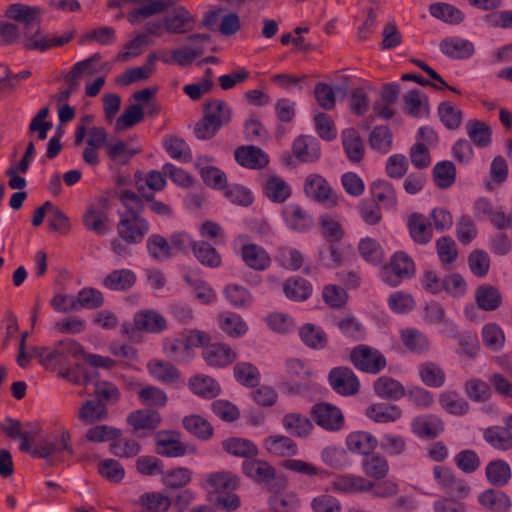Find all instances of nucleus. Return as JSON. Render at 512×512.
<instances>
[{"instance_id": "09e8293b", "label": "nucleus", "mask_w": 512, "mask_h": 512, "mask_svg": "<svg viewBox=\"0 0 512 512\" xmlns=\"http://www.w3.org/2000/svg\"><path fill=\"white\" fill-rule=\"evenodd\" d=\"M367 416L377 423L394 422L402 416L401 409L393 404L378 403L367 408Z\"/></svg>"}, {"instance_id": "a878e982", "label": "nucleus", "mask_w": 512, "mask_h": 512, "mask_svg": "<svg viewBox=\"0 0 512 512\" xmlns=\"http://www.w3.org/2000/svg\"><path fill=\"white\" fill-rule=\"evenodd\" d=\"M403 345L412 353L425 355L430 351V341L427 335L415 328H406L400 331Z\"/></svg>"}, {"instance_id": "72a5a7b5", "label": "nucleus", "mask_w": 512, "mask_h": 512, "mask_svg": "<svg viewBox=\"0 0 512 512\" xmlns=\"http://www.w3.org/2000/svg\"><path fill=\"white\" fill-rule=\"evenodd\" d=\"M264 448L273 455L291 457L298 453L294 440L283 435H271L264 440Z\"/></svg>"}, {"instance_id": "6e6d98bb", "label": "nucleus", "mask_w": 512, "mask_h": 512, "mask_svg": "<svg viewBox=\"0 0 512 512\" xmlns=\"http://www.w3.org/2000/svg\"><path fill=\"white\" fill-rule=\"evenodd\" d=\"M224 294L229 303L238 309L248 308L253 302L252 294L239 284H227Z\"/></svg>"}, {"instance_id": "20e7f679", "label": "nucleus", "mask_w": 512, "mask_h": 512, "mask_svg": "<svg viewBox=\"0 0 512 512\" xmlns=\"http://www.w3.org/2000/svg\"><path fill=\"white\" fill-rule=\"evenodd\" d=\"M242 472L257 484L265 485L273 493L286 487L284 476L278 475L276 469L267 461L251 458L242 463Z\"/></svg>"}, {"instance_id": "ddd939ff", "label": "nucleus", "mask_w": 512, "mask_h": 512, "mask_svg": "<svg viewBox=\"0 0 512 512\" xmlns=\"http://www.w3.org/2000/svg\"><path fill=\"white\" fill-rule=\"evenodd\" d=\"M108 209V199L100 198L99 206H89L83 215L84 226L97 235H105L110 230Z\"/></svg>"}, {"instance_id": "338daca9", "label": "nucleus", "mask_w": 512, "mask_h": 512, "mask_svg": "<svg viewBox=\"0 0 512 512\" xmlns=\"http://www.w3.org/2000/svg\"><path fill=\"white\" fill-rule=\"evenodd\" d=\"M104 304L102 292L95 288L85 287L81 289L76 296L77 311L80 309H98Z\"/></svg>"}, {"instance_id": "de8ad7c7", "label": "nucleus", "mask_w": 512, "mask_h": 512, "mask_svg": "<svg viewBox=\"0 0 512 512\" xmlns=\"http://www.w3.org/2000/svg\"><path fill=\"white\" fill-rule=\"evenodd\" d=\"M429 12L433 17L449 25H458L464 20V13L448 3H433L429 6Z\"/></svg>"}, {"instance_id": "9d476101", "label": "nucleus", "mask_w": 512, "mask_h": 512, "mask_svg": "<svg viewBox=\"0 0 512 512\" xmlns=\"http://www.w3.org/2000/svg\"><path fill=\"white\" fill-rule=\"evenodd\" d=\"M155 451L158 455L177 458L186 455L187 447L181 441L179 432L173 430H161L155 433Z\"/></svg>"}, {"instance_id": "f3484780", "label": "nucleus", "mask_w": 512, "mask_h": 512, "mask_svg": "<svg viewBox=\"0 0 512 512\" xmlns=\"http://www.w3.org/2000/svg\"><path fill=\"white\" fill-rule=\"evenodd\" d=\"M202 357L211 367H226L236 359V353L226 344L213 343L202 351Z\"/></svg>"}, {"instance_id": "ea45409f", "label": "nucleus", "mask_w": 512, "mask_h": 512, "mask_svg": "<svg viewBox=\"0 0 512 512\" xmlns=\"http://www.w3.org/2000/svg\"><path fill=\"white\" fill-rule=\"evenodd\" d=\"M373 201L384 208H395L397 205L396 191L386 180H376L371 184Z\"/></svg>"}, {"instance_id": "f03ea898", "label": "nucleus", "mask_w": 512, "mask_h": 512, "mask_svg": "<svg viewBox=\"0 0 512 512\" xmlns=\"http://www.w3.org/2000/svg\"><path fill=\"white\" fill-rule=\"evenodd\" d=\"M232 119V108L220 99H210L204 104L203 118L196 123L194 134L199 140H208L216 135Z\"/></svg>"}, {"instance_id": "4468645a", "label": "nucleus", "mask_w": 512, "mask_h": 512, "mask_svg": "<svg viewBox=\"0 0 512 512\" xmlns=\"http://www.w3.org/2000/svg\"><path fill=\"white\" fill-rule=\"evenodd\" d=\"M195 17L184 7L177 6L163 18L164 29L170 34H186L194 29Z\"/></svg>"}, {"instance_id": "69168bd1", "label": "nucleus", "mask_w": 512, "mask_h": 512, "mask_svg": "<svg viewBox=\"0 0 512 512\" xmlns=\"http://www.w3.org/2000/svg\"><path fill=\"white\" fill-rule=\"evenodd\" d=\"M164 148L171 158L189 162L192 159V152L184 139L176 136H171L165 139Z\"/></svg>"}, {"instance_id": "f8f14e48", "label": "nucleus", "mask_w": 512, "mask_h": 512, "mask_svg": "<svg viewBox=\"0 0 512 512\" xmlns=\"http://www.w3.org/2000/svg\"><path fill=\"white\" fill-rule=\"evenodd\" d=\"M332 389L342 396H351L359 391L360 383L354 372L348 367L333 368L328 375Z\"/></svg>"}, {"instance_id": "4d7b16f0", "label": "nucleus", "mask_w": 512, "mask_h": 512, "mask_svg": "<svg viewBox=\"0 0 512 512\" xmlns=\"http://www.w3.org/2000/svg\"><path fill=\"white\" fill-rule=\"evenodd\" d=\"M439 404L448 413L461 416L469 411V404L455 391H445L439 396Z\"/></svg>"}, {"instance_id": "a18cd8bd", "label": "nucleus", "mask_w": 512, "mask_h": 512, "mask_svg": "<svg viewBox=\"0 0 512 512\" xmlns=\"http://www.w3.org/2000/svg\"><path fill=\"white\" fill-rule=\"evenodd\" d=\"M183 427L194 437L206 441L213 435L212 425L200 415H189L182 420Z\"/></svg>"}, {"instance_id": "9b49d317", "label": "nucleus", "mask_w": 512, "mask_h": 512, "mask_svg": "<svg viewBox=\"0 0 512 512\" xmlns=\"http://www.w3.org/2000/svg\"><path fill=\"white\" fill-rule=\"evenodd\" d=\"M315 423L327 431H338L344 426V416L341 410L329 403H317L311 409Z\"/></svg>"}, {"instance_id": "864d4df0", "label": "nucleus", "mask_w": 512, "mask_h": 512, "mask_svg": "<svg viewBox=\"0 0 512 512\" xmlns=\"http://www.w3.org/2000/svg\"><path fill=\"white\" fill-rule=\"evenodd\" d=\"M147 369L152 377L163 383H172L179 379V371L170 362L151 360Z\"/></svg>"}, {"instance_id": "b1692460", "label": "nucleus", "mask_w": 512, "mask_h": 512, "mask_svg": "<svg viewBox=\"0 0 512 512\" xmlns=\"http://www.w3.org/2000/svg\"><path fill=\"white\" fill-rule=\"evenodd\" d=\"M478 502L490 512H508L512 506V502L506 493L493 488L480 493Z\"/></svg>"}, {"instance_id": "37998d69", "label": "nucleus", "mask_w": 512, "mask_h": 512, "mask_svg": "<svg viewBox=\"0 0 512 512\" xmlns=\"http://www.w3.org/2000/svg\"><path fill=\"white\" fill-rule=\"evenodd\" d=\"M283 291L288 299L302 302L311 296L312 286L309 281L304 278H289L283 284Z\"/></svg>"}, {"instance_id": "1a4fd4ad", "label": "nucleus", "mask_w": 512, "mask_h": 512, "mask_svg": "<svg viewBox=\"0 0 512 512\" xmlns=\"http://www.w3.org/2000/svg\"><path fill=\"white\" fill-rule=\"evenodd\" d=\"M304 193L311 200L327 205L336 206L337 197L327 180L320 174H310L304 182Z\"/></svg>"}, {"instance_id": "473e14b6", "label": "nucleus", "mask_w": 512, "mask_h": 512, "mask_svg": "<svg viewBox=\"0 0 512 512\" xmlns=\"http://www.w3.org/2000/svg\"><path fill=\"white\" fill-rule=\"evenodd\" d=\"M483 439L495 450L507 452L512 450V433L502 426H489L483 430Z\"/></svg>"}, {"instance_id": "680f3d73", "label": "nucleus", "mask_w": 512, "mask_h": 512, "mask_svg": "<svg viewBox=\"0 0 512 512\" xmlns=\"http://www.w3.org/2000/svg\"><path fill=\"white\" fill-rule=\"evenodd\" d=\"M107 416V408L93 400L84 402L78 413L79 420L85 424H93L97 421L105 420Z\"/></svg>"}, {"instance_id": "4be33fe9", "label": "nucleus", "mask_w": 512, "mask_h": 512, "mask_svg": "<svg viewBox=\"0 0 512 512\" xmlns=\"http://www.w3.org/2000/svg\"><path fill=\"white\" fill-rule=\"evenodd\" d=\"M162 421L160 413L152 409H139L131 412L127 417V423L135 431L156 430Z\"/></svg>"}, {"instance_id": "6e6552de", "label": "nucleus", "mask_w": 512, "mask_h": 512, "mask_svg": "<svg viewBox=\"0 0 512 512\" xmlns=\"http://www.w3.org/2000/svg\"><path fill=\"white\" fill-rule=\"evenodd\" d=\"M116 230L118 237L123 241L137 245L141 243L148 234L150 224L144 217L119 215Z\"/></svg>"}, {"instance_id": "423d86ee", "label": "nucleus", "mask_w": 512, "mask_h": 512, "mask_svg": "<svg viewBox=\"0 0 512 512\" xmlns=\"http://www.w3.org/2000/svg\"><path fill=\"white\" fill-rule=\"evenodd\" d=\"M350 360L360 371L377 374L386 367L384 355L375 348L367 345H357L350 352Z\"/></svg>"}, {"instance_id": "e433bc0d", "label": "nucleus", "mask_w": 512, "mask_h": 512, "mask_svg": "<svg viewBox=\"0 0 512 512\" xmlns=\"http://www.w3.org/2000/svg\"><path fill=\"white\" fill-rule=\"evenodd\" d=\"M373 387L376 395L382 399L396 401L405 396L404 386L388 376L379 377Z\"/></svg>"}, {"instance_id": "e2e57ef3", "label": "nucleus", "mask_w": 512, "mask_h": 512, "mask_svg": "<svg viewBox=\"0 0 512 512\" xmlns=\"http://www.w3.org/2000/svg\"><path fill=\"white\" fill-rule=\"evenodd\" d=\"M481 336L484 345L491 351H500L504 346V332L496 323H488L484 325Z\"/></svg>"}, {"instance_id": "f257e3e1", "label": "nucleus", "mask_w": 512, "mask_h": 512, "mask_svg": "<svg viewBox=\"0 0 512 512\" xmlns=\"http://www.w3.org/2000/svg\"><path fill=\"white\" fill-rule=\"evenodd\" d=\"M38 432L39 429L26 431L18 438L21 440L19 449L22 452L30 453L31 456L41 459H52V464L62 462L64 460L63 453L70 456L74 454V449L71 444V435L66 428L63 427L60 429L59 438H54L53 440L43 439L33 448L32 442Z\"/></svg>"}, {"instance_id": "052dcab7", "label": "nucleus", "mask_w": 512, "mask_h": 512, "mask_svg": "<svg viewBox=\"0 0 512 512\" xmlns=\"http://www.w3.org/2000/svg\"><path fill=\"white\" fill-rule=\"evenodd\" d=\"M146 247L150 257L156 261H165L172 256L170 242L160 234L150 235L147 239Z\"/></svg>"}, {"instance_id": "c756f323", "label": "nucleus", "mask_w": 512, "mask_h": 512, "mask_svg": "<svg viewBox=\"0 0 512 512\" xmlns=\"http://www.w3.org/2000/svg\"><path fill=\"white\" fill-rule=\"evenodd\" d=\"M293 153L302 162H314L320 157L319 142L311 136H299L293 142Z\"/></svg>"}, {"instance_id": "13d9d810", "label": "nucleus", "mask_w": 512, "mask_h": 512, "mask_svg": "<svg viewBox=\"0 0 512 512\" xmlns=\"http://www.w3.org/2000/svg\"><path fill=\"white\" fill-rule=\"evenodd\" d=\"M432 174L436 186L440 189H447L455 182L456 169L453 162L445 160L434 166Z\"/></svg>"}, {"instance_id": "603ef678", "label": "nucleus", "mask_w": 512, "mask_h": 512, "mask_svg": "<svg viewBox=\"0 0 512 512\" xmlns=\"http://www.w3.org/2000/svg\"><path fill=\"white\" fill-rule=\"evenodd\" d=\"M467 134L471 141L478 147H488L492 142L491 127L483 121L471 120L467 123Z\"/></svg>"}, {"instance_id": "0eeeda50", "label": "nucleus", "mask_w": 512, "mask_h": 512, "mask_svg": "<svg viewBox=\"0 0 512 512\" xmlns=\"http://www.w3.org/2000/svg\"><path fill=\"white\" fill-rule=\"evenodd\" d=\"M433 477L438 486L448 495L466 498L471 492L467 481L458 478L454 471L447 466L436 465L433 468Z\"/></svg>"}, {"instance_id": "7ed1b4c3", "label": "nucleus", "mask_w": 512, "mask_h": 512, "mask_svg": "<svg viewBox=\"0 0 512 512\" xmlns=\"http://www.w3.org/2000/svg\"><path fill=\"white\" fill-rule=\"evenodd\" d=\"M41 9L23 3H13L6 7L4 16L20 26L23 31V47L29 40H35L41 30Z\"/></svg>"}, {"instance_id": "49530a36", "label": "nucleus", "mask_w": 512, "mask_h": 512, "mask_svg": "<svg viewBox=\"0 0 512 512\" xmlns=\"http://www.w3.org/2000/svg\"><path fill=\"white\" fill-rule=\"evenodd\" d=\"M74 38V32H66L59 37L49 38L45 33L40 30L35 40H29L26 44V50H37L44 52L52 47H60L68 43Z\"/></svg>"}, {"instance_id": "c9c22d12", "label": "nucleus", "mask_w": 512, "mask_h": 512, "mask_svg": "<svg viewBox=\"0 0 512 512\" xmlns=\"http://www.w3.org/2000/svg\"><path fill=\"white\" fill-rule=\"evenodd\" d=\"M488 482L496 487H503L510 481L512 471L509 464L502 459L490 461L485 468Z\"/></svg>"}, {"instance_id": "7c9ffc66", "label": "nucleus", "mask_w": 512, "mask_h": 512, "mask_svg": "<svg viewBox=\"0 0 512 512\" xmlns=\"http://www.w3.org/2000/svg\"><path fill=\"white\" fill-rule=\"evenodd\" d=\"M475 302L483 311H495L502 305V295L495 286L483 284L475 291Z\"/></svg>"}, {"instance_id": "bf43d9fd", "label": "nucleus", "mask_w": 512, "mask_h": 512, "mask_svg": "<svg viewBox=\"0 0 512 512\" xmlns=\"http://www.w3.org/2000/svg\"><path fill=\"white\" fill-rule=\"evenodd\" d=\"M119 200L125 207V211L119 212V215L142 217L141 214L144 211L145 205L143 199L137 193L128 189L122 190L119 193Z\"/></svg>"}, {"instance_id": "5fc2aeb1", "label": "nucleus", "mask_w": 512, "mask_h": 512, "mask_svg": "<svg viewBox=\"0 0 512 512\" xmlns=\"http://www.w3.org/2000/svg\"><path fill=\"white\" fill-rule=\"evenodd\" d=\"M419 376L422 382L429 387H441L446 380L444 370L435 362L427 361L419 366Z\"/></svg>"}, {"instance_id": "39448f33", "label": "nucleus", "mask_w": 512, "mask_h": 512, "mask_svg": "<svg viewBox=\"0 0 512 512\" xmlns=\"http://www.w3.org/2000/svg\"><path fill=\"white\" fill-rule=\"evenodd\" d=\"M415 273V263L404 251L395 252L381 268L382 280L391 287H397L403 281L413 278Z\"/></svg>"}, {"instance_id": "412c9836", "label": "nucleus", "mask_w": 512, "mask_h": 512, "mask_svg": "<svg viewBox=\"0 0 512 512\" xmlns=\"http://www.w3.org/2000/svg\"><path fill=\"white\" fill-rule=\"evenodd\" d=\"M439 48L444 55L452 59H467L475 52L471 41L456 36L444 38Z\"/></svg>"}, {"instance_id": "2eb2a0df", "label": "nucleus", "mask_w": 512, "mask_h": 512, "mask_svg": "<svg viewBox=\"0 0 512 512\" xmlns=\"http://www.w3.org/2000/svg\"><path fill=\"white\" fill-rule=\"evenodd\" d=\"M282 214L286 225L293 231L303 233L313 227L312 216L297 203L286 205Z\"/></svg>"}, {"instance_id": "aec40b11", "label": "nucleus", "mask_w": 512, "mask_h": 512, "mask_svg": "<svg viewBox=\"0 0 512 512\" xmlns=\"http://www.w3.org/2000/svg\"><path fill=\"white\" fill-rule=\"evenodd\" d=\"M134 325L139 331L158 334L167 329V320L155 310H141L134 315Z\"/></svg>"}, {"instance_id": "cd10ccee", "label": "nucleus", "mask_w": 512, "mask_h": 512, "mask_svg": "<svg viewBox=\"0 0 512 512\" xmlns=\"http://www.w3.org/2000/svg\"><path fill=\"white\" fill-rule=\"evenodd\" d=\"M205 482L211 491H232L240 485V478L231 471H216L206 475Z\"/></svg>"}, {"instance_id": "f704fd0d", "label": "nucleus", "mask_w": 512, "mask_h": 512, "mask_svg": "<svg viewBox=\"0 0 512 512\" xmlns=\"http://www.w3.org/2000/svg\"><path fill=\"white\" fill-rule=\"evenodd\" d=\"M136 275L129 269H118L110 272L102 281V285L112 291H127L134 286Z\"/></svg>"}, {"instance_id": "2f4dec72", "label": "nucleus", "mask_w": 512, "mask_h": 512, "mask_svg": "<svg viewBox=\"0 0 512 512\" xmlns=\"http://www.w3.org/2000/svg\"><path fill=\"white\" fill-rule=\"evenodd\" d=\"M346 445L349 451L367 456L377 448L378 441L368 432L356 431L347 436Z\"/></svg>"}, {"instance_id": "0e129e2a", "label": "nucleus", "mask_w": 512, "mask_h": 512, "mask_svg": "<svg viewBox=\"0 0 512 512\" xmlns=\"http://www.w3.org/2000/svg\"><path fill=\"white\" fill-rule=\"evenodd\" d=\"M194 256L204 266L217 268L221 265L222 259L216 249L205 241H200L194 246Z\"/></svg>"}, {"instance_id": "79ce46f5", "label": "nucleus", "mask_w": 512, "mask_h": 512, "mask_svg": "<svg viewBox=\"0 0 512 512\" xmlns=\"http://www.w3.org/2000/svg\"><path fill=\"white\" fill-rule=\"evenodd\" d=\"M361 464L363 472L368 478L383 480L389 473L387 459L378 453L372 452L365 456Z\"/></svg>"}, {"instance_id": "5701e85b", "label": "nucleus", "mask_w": 512, "mask_h": 512, "mask_svg": "<svg viewBox=\"0 0 512 512\" xmlns=\"http://www.w3.org/2000/svg\"><path fill=\"white\" fill-rule=\"evenodd\" d=\"M241 258L251 269L266 270L271 264V258L266 250L256 244H246L241 247Z\"/></svg>"}, {"instance_id": "c03bdc74", "label": "nucleus", "mask_w": 512, "mask_h": 512, "mask_svg": "<svg viewBox=\"0 0 512 512\" xmlns=\"http://www.w3.org/2000/svg\"><path fill=\"white\" fill-rule=\"evenodd\" d=\"M299 336L307 347L314 350L324 349L328 343L325 331L311 323H306L300 328Z\"/></svg>"}, {"instance_id": "bb28decb", "label": "nucleus", "mask_w": 512, "mask_h": 512, "mask_svg": "<svg viewBox=\"0 0 512 512\" xmlns=\"http://www.w3.org/2000/svg\"><path fill=\"white\" fill-rule=\"evenodd\" d=\"M406 113L414 118L427 117L429 115L428 97L419 89H413L403 96Z\"/></svg>"}, {"instance_id": "58836bf2", "label": "nucleus", "mask_w": 512, "mask_h": 512, "mask_svg": "<svg viewBox=\"0 0 512 512\" xmlns=\"http://www.w3.org/2000/svg\"><path fill=\"white\" fill-rule=\"evenodd\" d=\"M174 4L175 0H149L147 4L133 9L128 13L127 19L131 24H136L141 18H148L160 14L174 6Z\"/></svg>"}, {"instance_id": "c85d7f7f", "label": "nucleus", "mask_w": 512, "mask_h": 512, "mask_svg": "<svg viewBox=\"0 0 512 512\" xmlns=\"http://www.w3.org/2000/svg\"><path fill=\"white\" fill-rule=\"evenodd\" d=\"M332 489L338 493H364L367 489V479L353 474L337 475L331 482Z\"/></svg>"}, {"instance_id": "4c0bfd02", "label": "nucleus", "mask_w": 512, "mask_h": 512, "mask_svg": "<svg viewBox=\"0 0 512 512\" xmlns=\"http://www.w3.org/2000/svg\"><path fill=\"white\" fill-rule=\"evenodd\" d=\"M263 189L265 196L274 203H283L291 195L290 186L275 174L268 175Z\"/></svg>"}, {"instance_id": "8fccbe9b", "label": "nucleus", "mask_w": 512, "mask_h": 512, "mask_svg": "<svg viewBox=\"0 0 512 512\" xmlns=\"http://www.w3.org/2000/svg\"><path fill=\"white\" fill-rule=\"evenodd\" d=\"M189 388L191 391L203 398H215L220 393V386L209 376L196 375L190 378Z\"/></svg>"}, {"instance_id": "6ab92c4d", "label": "nucleus", "mask_w": 512, "mask_h": 512, "mask_svg": "<svg viewBox=\"0 0 512 512\" xmlns=\"http://www.w3.org/2000/svg\"><path fill=\"white\" fill-rule=\"evenodd\" d=\"M406 224L409 235L416 244L426 245L431 241L433 228L423 214L412 213Z\"/></svg>"}, {"instance_id": "dca6fc26", "label": "nucleus", "mask_w": 512, "mask_h": 512, "mask_svg": "<svg viewBox=\"0 0 512 512\" xmlns=\"http://www.w3.org/2000/svg\"><path fill=\"white\" fill-rule=\"evenodd\" d=\"M234 157L240 166L253 170L262 169L269 163L268 155L261 148L253 145L236 148Z\"/></svg>"}, {"instance_id": "a211bd4d", "label": "nucleus", "mask_w": 512, "mask_h": 512, "mask_svg": "<svg viewBox=\"0 0 512 512\" xmlns=\"http://www.w3.org/2000/svg\"><path fill=\"white\" fill-rule=\"evenodd\" d=\"M411 429L420 438L435 439L444 431V423L438 416L430 414L413 419Z\"/></svg>"}, {"instance_id": "3c124183", "label": "nucleus", "mask_w": 512, "mask_h": 512, "mask_svg": "<svg viewBox=\"0 0 512 512\" xmlns=\"http://www.w3.org/2000/svg\"><path fill=\"white\" fill-rule=\"evenodd\" d=\"M285 430L296 437H306L313 429L309 418L298 413H290L282 420Z\"/></svg>"}, {"instance_id": "393cba45", "label": "nucleus", "mask_w": 512, "mask_h": 512, "mask_svg": "<svg viewBox=\"0 0 512 512\" xmlns=\"http://www.w3.org/2000/svg\"><path fill=\"white\" fill-rule=\"evenodd\" d=\"M341 140L347 158L353 163L362 161L365 154V147L358 131L354 128L343 130Z\"/></svg>"}, {"instance_id": "a19ab883", "label": "nucleus", "mask_w": 512, "mask_h": 512, "mask_svg": "<svg viewBox=\"0 0 512 512\" xmlns=\"http://www.w3.org/2000/svg\"><path fill=\"white\" fill-rule=\"evenodd\" d=\"M222 448L227 453L241 458H255L258 455L257 446L250 440L232 437L222 441Z\"/></svg>"}, {"instance_id": "774afa93", "label": "nucleus", "mask_w": 512, "mask_h": 512, "mask_svg": "<svg viewBox=\"0 0 512 512\" xmlns=\"http://www.w3.org/2000/svg\"><path fill=\"white\" fill-rule=\"evenodd\" d=\"M235 379L247 387H254L260 381V373L256 366L249 362H240L233 369Z\"/></svg>"}]
</instances>
